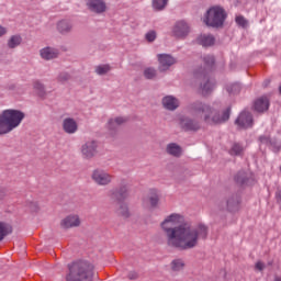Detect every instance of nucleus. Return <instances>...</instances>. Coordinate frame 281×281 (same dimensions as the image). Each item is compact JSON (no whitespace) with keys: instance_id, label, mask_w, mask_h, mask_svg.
Returning <instances> with one entry per match:
<instances>
[{"instance_id":"1","label":"nucleus","mask_w":281,"mask_h":281,"mask_svg":"<svg viewBox=\"0 0 281 281\" xmlns=\"http://www.w3.org/2000/svg\"><path fill=\"white\" fill-rule=\"evenodd\" d=\"M183 223V216L177 213L169 215L162 223L161 227L167 236L169 247L176 249H193L199 245V238H207V227L199 225L196 228ZM175 225H179L176 226Z\"/></svg>"},{"instance_id":"2","label":"nucleus","mask_w":281,"mask_h":281,"mask_svg":"<svg viewBox=\"0 0 281 281\" xmlns=\"http://www.w3.org/2000/svg\"><path fill=\"white\" fill-rule=\"evenodd\" d=\"M66 281H93V265L82 260L69 263Z\"/></svg>"},{"instance_id":"3","label":"nucleus","mask_w":281,"mask_h":281,"mask_svg":"<svg viewBox=\"0 0 281 281\" xmlns=\"http://www.w3.org/2000/svg\"><path fill=\"white\" fill-rule=\"evenodd\" d=\"M1 115L7 124V128H9V132L14 131V128H16V126H19L25 119V113L19 110H4Z\"/></svg>"},{"instance_id":"4","label":"nucleus","mask_w":281,"mask_h":281,"mask_svg":"<svg viewBox=\"0 0 281 281\" xmlns=\"http://www.w3.org/2000/svg\"><path fill=\"white\" fill-rule=\"evenodd\" d=\"M212 27L213 30H223L227 21V11L223 7H212Z\"/></svg>"},{"instance_id":"5","label":"nucleus","mask_w":281,"mask_h":281,"mask_svg":"<svg viewBox=\"0 0 281 281\" xmlns=\"http://www.w3.org/2000/svg\"><path fill=\"white\" fill-rule=\"evenodd\" d=\"M234 180L237 186H241V188H245L247 186H254L256 179L254 178V173L250 170H239L235 177Z\"/></svg>"},{"instance_id":"6","label":"nucleus","mask_w":281,"mask_h":281,"mask_svg":"<svg viewBox=\"0 0 281 281\" xmlns=\"http://www.w3.org/2000/svg\"><path fill=\"white\" fill-rule=\"evenodd\" d=\"M196 78L203 80L201 83L202 95H210L212 93V81H210V75L207 74V69L198 70L195 72Z\"/></svg>"},{"instance_id":"7","label":"nucleus","mask_w":281,"mask_h":281,"mask_svg":"<svg viewBox=\"0 0 281 281\" xmlns=\"http://www.w3.org/2000/svg\"><path fill=\"white\" fill-rule=\"evenodd\" d=\"M236 126L239 128H252L254 127V115L249 111H243L235 120Z\"/></svg>"},{"instance_id":"8","label":"nucleus","mask_w":281,"mask_h":281,"mask_svg":"<svg viewBox=\"0 0 281 281\" xmlns=\"http://www.w3.org/2000/svg\"><path fill=\"white\" fill-rule=\"evenodd\" d=\"M172 34L176 36V38H186L188 34H190V24L186 22V20H180L176 22Z\"/></svg>"},{"instance_id":"9","label":"nucleus","mask_w":281,"mask_h":281,"mask_svg":"<svg viewBox=\"0 0 281 281\" xmlns=\"http://www.w3.org/2000/svg\"><path fill=\"white\" fill-rule=\"evenodd\" d=\"M157 58L159 63V66H158L159 71H168V69H170L172 65H177V59L172 57V55L158 54Z\"/></svg>"},{"instance_id":"10","label":"nucleus","mask_w":281,"mask_h":281,"mask_svg":"<svg viewBox=\"0 0 281 281\" xmlns=\"http://www.w3.org/2000/svg\"><path fill=\"white\" fill-rule=\"evenodd\" d=\"M227 212H238L240 210V195L238 193L232 194L225 202Z\"/></svg>"},{"instance_id":"11","label":"nucleus","mask_w":281,"mask_h":281,"mask_svg":"<svg viewBox=\"0 0 281 281\" xmlns=\"http://www.w3.org/2000/svg\"><path fill=\"white\" fill-rule=\"evenodd\" d=\"M88 9L95 14H102L106 12V2L104 0H88Z\"/></svg>"},{"instance_id":"12","label":"nucleus","mask_w":281,"mask_h":281,"mask_svg":"<svg viewBox=\"0 0 281 281\" xmlns=\"http://www.w3.org/2000/svg\"><path fill=\"white\" fill-rule=\"evenodd\" d=\"M232 115V108H226L222 112H215L212 117L213 124H225V122L229 121V116Z\"/></svg>"},{"instance_id":"13","label":"nucleus","mask_w":281,"mask_h":281,"mask_svg":"<svg viewBox=\"0 0 281 281\" xmlns=\"http://www.w3.org/2000/svg\"><path fill=\"white\" fill-rule=\"evenodd\" d=\"M92 179L95 183H99V186H106L108 183H111L113 177L104 171L95 170L92 175Z\"/></svg>"},{"instance_id":"14","label":"nucleus","mask_w":281,"mask_h":281,"mask_svg":"<svg viewBox=\"0 0 281 281\" xmlns=\"http://www.w3.org/2000/svg\"><path fill=\"white\" fill-rule=\"evenodd\" d=\"M254 110L257 113H265L269 111V99L267 97L258 98L254 103Z\"/></svg>"},{"instance_id":"15","label":"nucleus","mask_w":281,"mask_h":281,"mask_svg":"<svg viewBox=\"0 0 281 281\" xmlns=\"http://www.w3.org/2000/svg\"><path fill=\"white\" fill-rule=\"evenodd\" d=\"M97 148L98 143H95V140L88 142L82 146V155H85L87 159H91V157L95 155Z\"/></svg>"},{"instance_id":"16","label":"nucleus","mask_w":281,"mask_h":281,"mask_svg":"<svg viewBox=\"0 0 281 281\" xmlns=\"http://www.w3.org/2000/svg\"><path fill=\"white\" fill-rule=\"evenodd\" d=\"M63 128L65 133L71 135L76 133V131H78V123L71 117L65 119L63 123Z\"/></svg>"},{"instance_id":"17","label":"nucleus","mask_w":281,"mask_h":281,"mask_svg":"<svg viewBox=\"0 0 281 281\" xmlns=\"http://www.w3.org/2000/svg\"><path fill=\"white\" fill-rule=\"evenodd\" d=\"M162 104L165 109H168V111H175L176 109H179V100L172 95H167L162 99Z\"/></svg>"},{"instance_id":"18","label":"nucleus","mask_w":281,"mask_h":281,"mask_svg":"<svg viewBox=\"0 0 281 281\" xmlns=\"http://www.w3.org/2000/svg\"><path fill=\"white\" fill-rule=\"evenodd\" d=\"M41 56L44 60H54V58H58V49L52 47L43 48Z\"/></svg>"},{"instance_id":"19","label":"nucleus","mask_w":281,"mask_h":281,"mask_svg":"<svg viewBox=\"0 0 281 281\" xmlns=\"http://www.w3.org/2000/svg\"><path fill=\"white\" fill-rule=\"evenodd\" d=\"M80 225V218L76 215L68 216L61 222V227H66V229H69V227H78Z\"/></svg>"},{"instance_id":"20","label":"nucleus","mask_w":281,"mask_h":281,"mask_svg":"<svg viewBox=\"0 0 281 281\" xmlns=\"http://www.w3.org/2000/svg\"><path fill=\"white\" fill-rule=\"evenodd\" d=\"M228 153L232 157H243L245 154V146L240 143H234Z\"/></svg>"},{"instance_id":"21","label":"nucleus","mask_w":281,"mask_h":281,"mask_svg":"<svg viewBox=\"0 0 281 281\" xmlns=\"http://www.w3.org/2000/svg\"><path fill=\"white\" fill-rule=\"evenodd\" d=\"M180 124H181L182 128L186 131H199V128H200L199 123H196L192 119H183Z\"/></svg>"},{"instance_id":"22","label":"nucleus","mask_w":281,"mask_h":281,"mask_svg":"<svg viewBox=\"0 0 281 281\" xmlns=\"http://www.w3.org/2000/svg\"><path fill=\"white\" fill-rule=\"evenodd\" d=\"M126 122H128V119L122 117V116L111 119L109 121V128L111 131H115V128H117V126H122V124H126Z\"/></svg>"},{"instance_id":"23","label":"nucleus","mask_w":281,"mask_h":281,"mask_svg":"<svg viewBox=\"0 0 281 281\" xmlns=\"http://www.w3.org/2000/svg\"><path fill=\"white\" fill-rule=\"evenodd\" d=\"M126 196H128V191L126 190V187H122L119 191L112 193V199H116L119 203H122V201H124Z\"/></svg>"},{"instance_id":"24","label":"nucleus","mask_w":281,"mask_h":281,"mask_svg":"<svg viewBox=\"0 0 281 281\" xmlns=\"http://www.w3.org/2000/svg\"><path fill=\"white\" fill-rule=\"evenodd\" d=\"M21 43H23V38L21 37V35H13L8 41V47L9 49H14L15 47H19Z\"/></svg>"},{"instance_id":"25","label":"nucleus","mask_w":281,"mask_h":281,"mask_svg":"<svg viewBox=\"0 0 281 281\" xmlns=\"http://www.w3.org/2000/svg\"><path fill=\"white\" fill-rule=\"evenodd\" d=\"M167 153L173 157H181V147L175 143L167 146Z\"/></svg>"},{"instance_id":"26","label":"nucleus","mask_w":281,"mask_h":281,"mask_svg":"<svg viewBox=\"0 0 281 281\" xmlns=\"http://www.w3.org/2000/svg\"><path fill=\"white\" fill-rule=\"evenodd\" d=\"M8 234H12V226L0 222V241L3 240Z\"/></svg>"},{"instance_id":"27","label":"nucleus","mask_w":281,"mask_h":281,"mask_svg":"<svg viewBox=\"0 0 281 281\" xmlns=\"http://www.w3.org/2000/svg\"><path fill=\"white\" fill-rule=\"evenodd\" d=\"M57 30L60 34H67V32H71V24L67 20H63L58 22Z\"/></svg>"},{"instance_id":"28","label":"nucleus","mask_w":281,"mask_h":281,"mask_svg":"<svg viewBox=\"0 0 281 281\" xmlns=\"http://www.w3.org/2000/svg\"><path fill=\"white\" fill-rule=\"evenodd\" d=\"M199 45L202 47H211L212 46V36L211 35H201L198 37Z\"/></svg>"},{"instance_id":"29","label":"nucleus","mask_w":281,"mask_h":281,"mask_svg":"<svg viewBox=\"0 0 281 281\" xmlns=\"http://www.w3.org/2000/svg\"><path fill=\"white\" fill-rule=\"evenodd\" d=\"M166 5H168V0H153V8L157 12H161V10H165Z\"/></svg>"},{"instance_id":"30","label":"nucleus","mask_w":281,"mask_h":281,"mask_svg":"<svg viewBox=\"0 0 281 281\" xmlns=\"http://www.w3.org/2000/svg\"><path fill=\"white\" fill-rule=\"evenodd\" d=\"M144 77L146 80H154V78H157V69L153 67L145 68Z\"/></svg>"},{"instance_id":"31","label":"nucleus","mask_w":281,"mask_h":281,"mask_svg":"<svg viewBox=\"0 0 281 281\" xmlns=\"http://www.w3.org/2000/svg\"><path fill=\"white\" fill-rule=\"evenodd\" d=\"M33 88L35 89V91H37L38 95H41V98H43V95H45V86L38 81V80H35L33 82Z\"/></svg>"},{"instance_id":"32","label":"nucleus","mask_w":281,"mask_h":281,"mask_svg":"<svg viewBox=\"0 0 281 281\" xmlns=\"http://www.w3.org/2000/svg\"><path fill=\"white\" fill-rule=\"evenodd\" d=\"M111 71V66L109 64L97 66L95 72L99 76H104L105 74H109Z\"/></svg>"},{"instance_id":"33","label":"nucleus","mask_w":281,"mask_h":281,"mask_svg":"<svg viewBox=\"0 0 281 281\" xmlns=\"http://www.w3.org/2000/svg\"><path fill=\"white\" fill-rule=\"evenodd\" d=\"M8 133H10V130L8 128L3 115L0 114V135H8Z\"/></svg>"},{"instance_id":"34","label":"nucleus","mask_w":281,"mask_h":281,"mask_svg":"<svg viewBox=\"0 0 281 281\" xmlns=\"http://www.w3.org/2000/svg\"><path fill=\"white\" fill-rule=\"evenodd\" d=\"M226 91L228 93H233V94H236V93H240V83H231L226 87Z\"/></svg>"},{"instance_id":"35","label":"nucleus","mask_w":281,"mask_h":281,"mask_svg":"<svg viewBox=\"0 0 281 281\" xmlns=\"http://www.w3.org/2000/svg\"><path fill=\"white\" fill-rule=\"evenodd\" d=\"M235 22L237 23V25H239V27H244V29L247 27V25H249V22L243 15L236 16Z\"/></svg>"},{"instance_id":"36","label":"nucleus","mask_w":281,"mask_h":281,"mask_svg":"<svg viewBox=\"0 0 281 281\" xmlns=\"http://www.w3.org/2000/svg\"><path fill=\"white\" fill-rule=\"evenodd\" d=\"M184 265L181 259L173 260L171 263V268L173 271H180V269H183Z\"/></svg>"},{"instance_id":"37","label":"nucleus","mask_w":281,"mask_h":281,"mask_svg":"<svg viewBox=\"0 0 281 281\" xmlns=\"http://www.w3.org/2000/svg\"><path fill=\"white\" fill-rule=\"evenodd\" d=\"M151 196L149 198L151 207H155L159 203V196L157 195L156 190H151Z\"/></svg>"},{"instance_id":"38","label":"nucleus","mask_w":281,"mask_h":281,"mask_svg":"<svg viewBox=\"0 0 281 281\" xmlns=\"http://www.w3.org/2000/svg\"><path fill=\"white\" fill-rule=\"evenodd\" d=\"M145 38L147 43H154V41L157 38V32L149 31L148 33H146Z\"/></svg>"},{"instance_id":"39","label":"nucleus","mask_w":281,"mask_h":281,"mask_svg":"<svg viewBox=\"0 0 281 281\" xmlns=\"http://www.w3.org/2000/svg\"><path fill=\"white\" fill-rule=\"evenodd\" d=\"M195 110L201 111L202 113H210V106L205 105L203 103H196L195 104Z\"/></svg>"},{"instance_id":"40","label":"nucleus","mask_w":281,"mask_h":281,"mask_svg":"<svg viewBox=\"0 0 281 281\" xmlns=\"http://www.w3.org/2000/svg\"><path fill=\"white\" fill-rule=\"evenodd\" d=\"M210 14H212V8H209L206 14L204 15L203 23L207 25V27H212V21H210Z\"/></svg>"},{"instance_id":"41","label":"nucleus","mask_w":281,"mask_h":281,"mask_svg":"<svg viewBox=\"0 0 281 281\" xmlns=\"http://www.w3.org/2000/svg\"><path fill=\"white\" fill-rule=\"evenodd\" d=\"M119 214H121V216H124L125 218H128V216H130L128 207L126 205L122 204L119 210Z\"/></svg>"},{"instance_id":"42","label":"nucleus","mask_w":281,"mask_h":281,"mask_svg":"<svg viewBox=\"0 0 281 281\" xmlns=\"http://www.w3.org/2000/svg\"><path fill=\"white\" fill-rule=\"evenodd\" d=\"M71 76L67 72H61L59 76H58V81L59 82H67V80H70Z\"/></svg>"},{"instance_id":"43","label":"nucleus","mask_w":281,"mask_h":281,"mask_svg":"<svg viewBox=\"0 0 281 281\" xmlns=\"http://www.w3.org/2000/svg\"><path fill=\"white\" fill-rule=\"evenodd\" d=\"M259 142H261V144H271V138L269 136H260Z\"/></svg>"},{"instance_id":"44","label":"nucleus","mask_w":281,"mask_h":281,"mask_svg":"<svg viewBox=\"0 0 281 281\" xmlns=\"http://www.w3.org/2000/svg\"><path fill=\"white\" fill-rule=\"evenodd\" d=\"M255 269H257V271H265V263H262V261H258L255 265Z\"/></svg>"},{"instance_id":"45","label":"nucleus","mask_w":281,"mask_h":281,"mask_svg":"<svg viewBox=\"0 0 281 281\" xmlns=\"http://www.w3.org/2000/svg\"><path fill=\"white\" fill-rule=\"evenodd\" d=\"M128 280H137V278H139V274H137V272L132 271L128 273L127 276Z\"/></svg>"},{"instance_id":"46","label":"nucleus","mask_w":281,"mask_h":281,"mask_svg":"<svg viewBox=\"0 0 281 281\" xmlns=\"http://www.w3.org/2000/svg\"><path fill=\"white\" fill-rule=\"evenodd\" d=\"M276 199H277V203L281 206V190H278L276 192Z\"/></svg>"},{"instance_id":"47","label":"nucleus","mask_w":281,"mask_h":281,"mask_svg":"<svg viewBox=\"0 0 281 281\" xmlns=\"http://www.w3.org/2000/svg\"><path fill=\"white\" fill-rule=\"evenodd\" d=\"M5 33H7L5 27L0 25V36L5 35Z\"/></svg>"},{"instance_id":"48","label":"nucleus","mask_w":281,"mask_h":281,"mask_svg":"<svg viewBox=\"0 0 281 281\" xmlns=\"http://www.w3.org/2000/svg\"><path fill=\"white\" fill-rule=\"evenodd\" d=\"M31 206H33L34 209L32 210V212H38V206L34 203H31Z\"/></svg>"},{"instance_id":"49","label":"nucleus","mask_w":281,"mask_h":281,"mask_svg":"<svg viewBox=\"0 0 281 281\" xmlns=\"http://www.w3.org/2000/svg\"><path fill=\"white\" fill-rule=\"evenodd\" d=\"M268 267H273V260L268 261Z\"/></svg>"},{"instance_id":"50","label":"nucleus","mask_w":281,"mask_h":281,"mask_svg":"<svg viewBox=\"0 0 281 281\" xmlns=\"http://www.w3.org/2000/svg\"><path fill=\"white\" fill-rule=\"evenodd\" d=\"M274 281H281V277L274 276Z\"/></svg>"},{"instance_id":"51","label":"nucleus","mask_w":281,"mask_h":281,"mask_svg":"<svg viewBox=\"0 0 281 281\" xmlns=\"http://www.w3.org/2000/svg\"><path fill=\"white\" fill-rule=\"evenodd\" d=\"M204 120L207 122V120H210V115L205 114Z\"/></svg>"},{"instance_id":"52","label":"nucleus","mask_w":281,"mask_h":281,"mask_svg":"<svg viewBox=\"0 0 281 281\" xmlns=\"http://www.w3.org/2000/svg\"><path fill=\"white\" fill-rule=\"evenodd\" d=\"M206 63V67L207 69H210V63L209 61H205Z\"/></svg>"},{"instance_id":"53","label":"nucleus","mask_w":281,"mask_h":281,"mask_svg":"<svg viewBox=\"0 0 281 281\" xmlns=\"http://www.w3.org/2000/svg\"><path fill=\"white\" fill-rule=\"evenodd\" d=\"M267 85H269V81H266V82H265V87H267Z\"/></svg>"},{"instance_id":"54","label":"nucleus","mask_w":281,"mask_h":281,"mask_svg":"<svg viewBox=\"0 0 281 281\" xmlns=\"http://www.w3.org/2000/svg\"><path fill=\"white\" fill-rule=\"evenodd\" d=\"M212 43H214V37H212Z\"/></svg>"}]
</instances>
